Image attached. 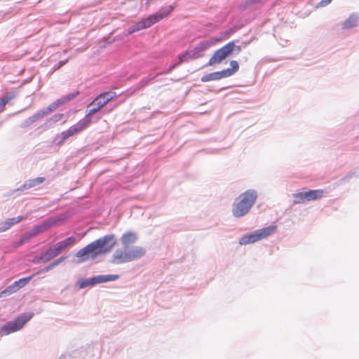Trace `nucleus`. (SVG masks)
<instances>
[{"mask_svg":"<svg viewBox=\"0 0 359 359\" xmlns=\"http://www.w3.org/2000/svg\"><path fill=\"white\" fill-rule=\"evenodd\" d=\"M66 257H60V258L54 260L53 262V264H55V266H57L59 265L60 263H62V262H64L65 259H66Z\"/></svg>","mask_w":359,"mask_h":359,"instance_id":"nucleus-41","label":"nucleus"},{"mask_svg":"<svg viewBox=\"0 0 359 359\" xmlns=\"http://www.w3.org/2000/svg\"><path fill=\"white\" fill-rule=\"evenodd\" d=\"M34 276V274H33L30 276L22 278L19 279L18 280L15 281L14 285H16L18 289L20 290V288L25 286L27 283H29V281L32 279Z\"/></svg>","mask_w":359,"mask_h":359,"instance_id":"nucleus-28","label":"nucleus"},{"mask_svg":"<svg viewBox=\"0 0 359 359\" xmlns=\"http://www.w3.org/2000/svg\"><path fill=\"white\" fill-rule=\"evenodd\" d=\"M276 229V226L271 225L255 230L250 233L243 235L239 238L238 243L240 245L255 243L271 236L275 232Z\"/></svg>","mask_w":359,"mask_h":359,"instance_id":"nucleus-5","label":"nucleus"},{"mask_svg":"<svg viewBox=\"0 0 359 359\" xmlns=\"http://www.w3.org/2000/svg\"><path fill=\"white\" fill-rule=\"evenodd\" d=\"M243 49V47L241 46H234V50L236 51V54H238Z\"/></svg>","mask_w":359,"mask_h":359,"instance_id":"nucleus-43","label":"nucleus"},{"mask_svg":"<svg viewBox=\"0 0 359 359\" xmlns=\"http://www.w3.org/2000/svg\"><path fill=\"white\" fill-rule=\"evenodd\" d=\"M359 25V13H351L349 16L341 23V29L344 31L351 30Z\"/></svg>","mask_w":359,"mask_h":359,"instance_id":"nucleus-14","label":"nucleus"},{"mask_svg":"<svg viewBox=\"0 0 359 359\" xmlns=\"http://www.w3.org/2000/svg\"><path fill=\"white\" fill-rule=\"evenodd\" d=\"M260 0H246L245 1V6L252 5L253 4L259 2Z\"/></svg>","mask_w":359,"mask_h":359,"instance_id":"nucleus-42","label":"nucleus"},{"mask_svg":"<svg viewBox=\"0 0 359 359\" xmlns=\"http://www.w3.org/2000/svg\"><path fill=\"white\" fill-rule=\"evenodd\" d=\"M55 264H53V262H50L49 264H48L47 266H46L44 268H43L42 269H41L39 271H38L37 273H43V272H47L48 271H50V269H53L55 267Z\"/></svg>","mask_w":359,"mask_h":359,"instance_id":"nucleus-38","label":"nucleus"},{"mask_svg":"<svg viewBox=\"0 0 359 359\" xmlns=\"http://www.w3.org/2000/svg\"><path fill=\"white\" fill-rule=\"evenodd\" d=\"M76 242V238L74 236H69L66 239L57 243L55 245L52 246L55 250V252L58 255L62 251H64L69 246L74 245Z\"/></svg>","mask_w":359,"mask_h":359,"instance_id":"nucleus-19","label":"nucleus"},{"mask_svg":"<svg viewBox=\"0 0 359 359\" xmlns=\"http://www.w3.org/2000/svg\"><path fill=\"white\" fill-rule=\"evenodd\" d=\"M42 257H43V255L41 253H40L39 255L35 256L32 259L33 263H34V264L46 263V262L43 261V259H42Z\"/></svg>","mask_w":359,"mask_h":359,"instance_id":"nucleus-39","label":"nucleus"},{"mask_svg":"<svg viewBox=\"0 0 359 359\" xmlns=\"http://www.w3.org/2000/svg\"><path fill=\"white\" fill-rule=\"evenodd\" d=\"M355 175V172H351L346 175L345 177L341 178L339 180V184H342L343 182H348L350 179H351Z\"/></svg>","mask_w":359,"mask_h":359,"instance_id":"nucleus-35","label":"nucleus"},{"mask_svg":"<svg viewBox=\"0 0 359 359\" xmlns=\"http://www.w3.org/2000/svg\"><path fill=\"white\" fill-rule=\"evenodd\" d=\"M6 15V13L4 11H0V21L1 19Z\"/></svg>","mask_w":359,"mask_h":359,"instance_id":"nucleus-45","label":"nucleus"},{"mask_svg":"<svg viewBox=\"0 0 359 359\" xmlns=\"http://www.w3.org/2000/svg\"><path fill=\"white\" fill-rule=\"evenodd\" d=\"M45 116H46V112L42 109L38 111L37 112H36L35 114H34L32 116H31V117H32V120L34 121V122L35 123V122L41 120V118H43Z\"/></svg>","mask_w":359,"mask_h":359,"instance_id":"nucleus-32","label":"nucleus"},{"mask_svg":"<svg viewBox=\"0 0 359 359\" xmlns=\"http://www.w3.org/2000/svg\"><path fill=\"white\" fill-rule=\"evenodd\" d=\"M46 180V178L43 177H39L34 179L29 180L25 182L23 184L20 185L16 189L12 191L11 195L14 194L18 191H24L25 190H28L31 188L35 187L41 184H42Z\"/></svg>","mask_w":359,"mask_h":359,"instance_id":"nucleus-15","label":"nucleus"},{"mask_svg":"<svg viewBox=\"0 0 359 359\" xmlns=\"http://www.w3.org/2000/svg\"><path fill=\"white\" fill-rule=\"evenodd\" d=\"M26 219V217L20 215L15 217L8 218L6 221L0 223V232H4L9 229L13 225L20 222Z\"/></svg>","mask_w":359,"mask_h":359,"instance_id":"nucleus-20","label":"nucleus"},{"mask_svg":"<svg viewBox=\"0 0 359 359\" xmlns=\"http://www.w3.org/2000/svg\"><path fill=\"white\" fill-rule=\"evenodd\" d=\"M41 254L43 255L42 259L46 262H49L50 259L57 256L53 247L48 248L46 251L42 252Z\"/></svg>","mask_w":359,"mask_h":359,"instance_id":"nucleus-23","label":"nucleus"},{"mask_svg":"<svg viewBox=\"0 0 359 359\" xmlns=\"http://www.w3.org/2000/svg\"><path fill=\"white\" fill-rule=\"evenodd\" d=\"M118 274H102L93 276L95 285L107 282L115 281L119 278Z\"/></svg>","mask_w":359,"mask_h":359,"instance_id":"nucleus-21","label":"nucleus"},{"mask_svg":"<svg viewBox=\"0 0 359 359\" xmlns=\"http://www.w3.org/2000/svg\"><path fill=\"white\" fill-rule=\"evenodd\" d=\"M79 94V91H75L68 95H66L60 99H57L55 102H52L48 107L43 108V111L46 112V114L48 115L51 113L53 111L55 110L60 105L73 100Z\"/></svg>","mask_w":359,"mask_h":359,"instance_id":"nucleus-13","label":"nucleus"},{"mask_svg":"<svg viewBox=\"0 0 359 359\" xmlns=\"http://www.w3.org/2000/svg\"><path fill=\"white\" fill-rule=\"evenodd\" d=\"M33 316V313L25 312L18 316L13 320L4 324L0 327V337L6 336L20 330Z\"/></svg>","mask_w":359,"mask_h":359,"instance_id":"nucleus-4","label":"nucleus"},{"mask_svg":"<svg viewBox=\"0 0 359 359\" xmlns=\"http://www.w3.org/2000/svg\"><path fill=\"white\" fill-rule=\"evenodd\" d=\"M180 64H177V62L171 65L164 72L160 73V74H167L170 73L177 66H178Z\"/></svg>","mask_w":359,"mask_h":359,"instance_id":"nucleus-40","label":"nucleus"},{"mask_svg":"<svg viewBox=\"0 0 359 359\" xmlns=\"http://www.w3.org/2000/svg\"><path fill=\"white\" fill-rule=\"evenodd\" d=\"M76 286H78L79 289L95 286L93 276L89 278H79L76 282Z\"/></svg>","mask_w":359,"mask_h":359,"instance_id":"nucleus-22","label":"nucleus"},{"mask_svg":"<svg viewBox=\"0 0 359 359\" xmlns=\"http://www.w3.org/2000/svg\"><path fill=\"white\" fill-rule=\"evenodd\" d=\"M29 240V237L28 236L27 233H25L22 235L18 241L13 242V245L14 248H19L20 246H22L25 243H27Z\"/></svg>","mask_w":359,"mask_h":359,"instance_id":"nucleus-29","label":"nucleus"},{"mask_svg":"<svg viewBox=\"0 0 359 359\" xmlns=\"http://www.w3.org/2000/svg\"><path fill=\"white\" fill-rule=\"evenodd\" d=\"M142 29H144L143 27H142V25L140 21L135 22V24L130 25L128 29V34H131L136 32L140 31Z\"/></svg>","mask_w":359,"mask_h":359,"instance_id":"nucleus-31","label":"nucleus"},{"mask_svg":"<svg viewBox=\"0 0 359 359\" xmlns=\"http://www.w3.org/2000/svg\"><path fill=\"white\" fill-rule=\"evenodd\" d=\"M15 97V94L13 93H10L0 99V112L4 110L6 104L13 97Z\"/></svg>","mask_w":359,"mask_h":359,"instance_id":"nucleus-30","label":"nucleus"},{"mask_svg":"<svg viewBox=\"0 0 359 359\" xmlns=\"http://www.w3.org/2000/svg\"><path fill=\"white\" fill-rule=\"evenodd\" d=\"M229 64L231 67L225 69L229 77L235 74L239 69V65L237 61L231 60Z\"/></svg>","mask_w":359,"mask_h":359,"instance_id":"nucleus-25","label":"nucleus"},{"mask_svg":"<svg viewBox=\"0 0 359 359\" xmlns=\"http://www.w3.org/2000/svg\"><path fill=\"white\" fill-rule=\"evenodd\" d=\"M234 32H235V29H232V28H230L228 31H226V35H229V34H233Z\"/></svg>","mask_w":359,"mask_h":359,"instance_id":"nucleus-44","label":"nucleus"},{"mask_svg":"<svg viewBox=\"0 0 359 359\" xmlns=\"http://www.w3.org/2000/svg\"><path fill=\"white\" fill-rule=\"evenodd\" d=\"M59 222L58 219L55 218H48L42 222V223L34 225L32 229L26 232L29 237V238H32L39 234L46 231L48 229L51 228L54 225H55Z\"/></svg>","mask_w":359,"mask_h":359,"instance_id":"nucleus-11","label":"nucleus"},{"mask_svg":"<svg viewBox=\"0 0 359 359\" xmlns=\"http://www.w3.org/2000/svg\"><path fill=\"white\" fill-rule=\"evenodd\" d=\"M151 80H152V79H149V77L142 79L138 83V88H142L145 87L151 82Z\"/></svg>","mask_w":359,"mask_h":359,"instance_id":"nucleus-34","label":"nucleus"},{"mask_svg":"<svg viewBox=\"0 0 359 359\" xmlns=\"http://www.w3.org/2000/svg\"><path fill=\"white\" fill-rule=\"evenodd\" d=\"M116 96V93L114 92H104L100 94L97 97H101L102 102H104V104H106L111 100H112Z\"/></svg>","mask_w":359,"mask_h":359,"instance_id":"nucleus-27","label":"nucleus"},{"mask_svg":"<svg viewBox=\"0 0 359 359\" xmlns=\"http://www.w3.org/2000/svg\"><path fill=\"white\" fill-rule=\"evenodd\" d=\"M16 285H14V283L8 286L6 289L0 292V297H6L11 294H13L18 291Z\"/></svg>","mask_w":359,"mask_h":359,"instance_id":"nucleus-24","label":"nucleus"},{"mask_svg":"<svg viewBox=\"0 0 359 359\" xmlns=\"http://www.w3.org/2000/svg\"><path fill=\"white\" fill-rule=\"evenodd\" d=\"M137 240L138 236L135 232L132 231L125 232L121 238L123 248L117 249L112 255L109 262L118 265L131 262L144 257L147 252V250L144 247L134 245L129 248L130 245L135 244Z\"/></svg>","mask_w":359,"mask_h":359,"instance_id":"nucleus-1","label":"nucleus"},{"mask_svg":"<svg viewBox=\"0 0 359 359\" xmlns=\"http://www.w3.org/2000/svg\"><path fill=\"white\" fill-rule=\"evenodd\" d=\"M234 46L235 41H231L223 46L222 48L217 49L210 58L208 62L204 65V67L212 66L214 65L222 62L229 55L233 53L234 50Z\"/></svg>","mask_w":359,"mask_h":359,"instance_id":"nucleus-6","label":"nucleus"},{"mask_svg":"<svg viewBox=\"0 0 359 359\" xmlns=\"http://www.w3.org/2000/svg\"><path fill=\"white\" fill-rule=\"evenodd\" d=\"M79 94V91H75L68 95H66L60 99H57L55 102H52L48 107L43 108V111L46 112V114L48 115L51 113L53 111L55 110L60 105L73 100Z\"/></svg>","mask_w":359,"mask_h":359,"instance_id":"nucleus-12","label":"nucleus"},{"mask_svg":"<svg viewBox=\"0 0 359 359\" xmlns=\"http://www.w3.org/2000/svg\"><path fill=\"white\" fill-rule=\"evenodd\" d=\"M212 45L210 41H202L198 43L193 49H190L192 57L195 60L202 56L201 53L208 49Z\"/></svg>","mask_w":359,"mask_h":359,"instance_id":"nucleus-17","label":"nucleus"},{"mask_svg":"<svg viewBox=\"0 0 359 359\" xmlns=\"http://www.w3.org/2000/svg\"><path fill=\"white\" fill-rule=\"evenodd\" d=\"M34 121L32 120V117L29 116V118H26L23 123H22L21 125V127L22 128H27L28 126H29L30 125H32V123H34Z\"/></svg>","mask_w":359,"mask_h":359,"instance_id":"nucleus-37","label":"nucleus"},{"mask_svg":"<svg viewBox=\"0 0 359 359\" xmlns=\"http://www.w3.org/2000/svg\"><path fill=\"white\" fill-rule=\"evenodd\" d=\"M188 60H194L192 57L191 53L189 50H187L184 51L183 53L178 55V61L177 64H181L182 62H184L187 61Z\"/></svg>","mask_w":359,"mask_h":359,"instance_id":"nucleus-26","label":"nucleus"},{"mask_svg":"<svg viewBox=\"0 0 359 359\" xmlns=\"http://www.w3.org/2000/svg\"><path fill=\"white\" fill-rule=\"evenodd\" d=\"M227 77H229V76L226 72V70L223 69L222 71L214 72H211V73L203 75L201 78V81L203 83H206V82H209L211 81H217V80H219V79H222L224 78H227Z\"/></svg>","mask_w":359,"mask_h":359,"instance_id":"nucleus-18","label":"nucleus"},{"mask_svg":"<svg viewBox=\"0 0 359 359\" xmlns=\"http://www.w3.org/2000/svg\"><path fill=\"white\" fill-rule=\"evenodd\" d=\"M100 255H102V254L95 241L80 249L76 253V257L80 259V262L94 259Z\"/></svg>","mask_w":359,"mask_h":359,"instance_id":"nucleus-7","label":"nucleus"},{"mask_svg":"<svg viewBox=\"0 0 359 359\" xmlns=\"http://www.w3.org/2000/svg\"><path fill=\"white\" fill-rule=\"evenodd\" d=\"M332 0H321L317 4L316 8H318L321 7H325L327 5H329L332 2Z\"/></svg>","mask_w":359,"mask_h":359,"instance_id":"nucleus-36","label":"nucleus"},{"mask_svg":"<svg viewBox=\"0 0 359 359\" xmlns=\"http://www.w3.org/2000/svg\"><path fill=\"white\" fill-rule=\"evenodd\" d=\"M99 250L102 255L110 252L117 245V240L115 234L109 233L95 241Z\"/></svg>","mask_w":359,"mask_h":359,"instance_id":"nucleus-10","label":"nucleus"},{"mask_svg":"<svg viewBox=\"0 0 359 359\" xmlns=\"http://www.w3.org/2000/svg\"><path fill=\"white\" fill-rule=\"evenodd\" d=\"M105 104L102 102L101 97L97 96L88 104L86 109V114L84 118H89L90 116L95 114L98 110L103 107Z\"/></svg>","mask_w":359,"mask_h":359,"instance_id":"nucleus-16","label":"nucleus"},{"mask_svg":"<svg viewBox=\"0 0 359 359\" xmlns=\"http://www.w3.org/2000/svg\"><path fill=\"white\" fill-rule=\"evenodd\" d=\"M65 63H66V60H65V61H60V62H59V64H58V67H57V68H59V67H60L63 66Z\"/></svg>","mask_w":359,"mask_h":359,"instance_id":"nucleus-46","label":"nucleus"},{"mask_svg":"<svg viewBox=\"0 0 359 359\" xmlns=\"http://www.w3.org/2000/svg\"><path fill=\"white\" fill-rule=\"evenodd\" d=\"M62 117H63L62 114H55L50 118V119L48 120V122L50 123H56V122L60 121L62 118Z\"/></svg>","mask_w":359,"mask_h":359,"instance_id":"nucleus-33","label":"nucleus"},{"mask_svg":"<svg viewBox=\"0 0 359 359\" xmlns=\"http://www.w3.org/2000/svg\"><path fill=\"white\" fill-rule=\"evenodd\" d=\"M258 196V191L255 189H249L240 194L232 204V215L235 218H241L248 215Z\"/></svg>","mask_w":359,"mask_h":359,"instance_id":"nucleus-2","label":"nucleus"},{"mask_svg":"<svg viewBox=\"0 0 359 359\" xmlns=\"http://www.w3.org/2000/svg\"><path fill=\"white\" fill-rule=\"evenodd\" d=\"M323 194L324 191L323 189L309 190L293 194V203L294 204H300L307 201L318 200L323 198Z\"/></svg>","mask_w":359,"mask_h":359,"instance_id":"nucleus-9","label":"nucleus"},{"mask_svg":"<svg viewBox=\"0 0 359 359\" xmlns=\"http://www.w3.org/2000/svg\"><path fill=\"white\" fill-rule=\"evenodd\" d=\"M173 10L172 6L161 8L156 13L140 20L142 27L147 29L167 17Z\"/></svg>","mask_w":359,"mask_h":359,"instance_id":"nucleus-8","label":"nucleus"},{"mask_svg":"<svg viewBox=\"0 0 359 359\" xmlns=\"http://www.w3.org/2000/svg\"><path fill=\"white\" fill-rule=\"evenodd\" d=\"M91 123V119L88 118H83L78 121L76 124L72 126L67 130L57 134L53 139L50 144L48 145L50 149L53 146L61 145L66 140L73 136L74 135L79 133L86 128H87Z\"/></svg>","mask_w":359,"mask_h":359,"instance_id":"nucleus-3","label":"nucleus"}]
</instances>
